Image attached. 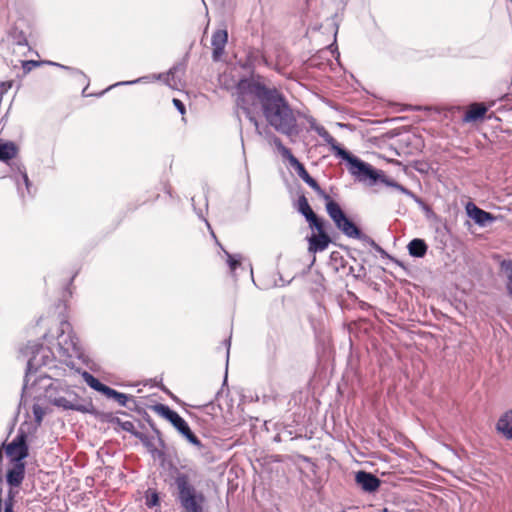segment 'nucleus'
Masks as SVG:
<instances>
[{
  "mask_svg": "<svg viewBox=\"0 0 512 512\" xmlns=\"http://www.w3.org/2000/svg\"><path fill=\"white\" fill-rule=\"evenodd\" d=\"M173 104L174 106L177 108V110L181 113V114H184L185 113V105L183 104V102L177 98H174L173 99Z\"/></svg>",
  "mask_w": 512,
  "mask_h": 512,
  "instance_id": "72a5a7b5",
  "label": "nucleus"
},
{
  "mask_svg": "<svg viewBox=\"0 0 512 512\" xmlns=\"http://www.w3.org/2000/svg\"><path fill=\"white\" fill-rule=\"evenodd\" d=\"M355 481L363 491L368 493L375 492L381 484L377 476L366 471H358L355 475Z\"/></svg>",
  "mask_w": 512,
  "mask_h": 512,
  "instance_id": "ddd939ff",
  "label": "nucleus"
},
{
  "mask_svg": "<svg viewBox=\"0 0 512 512\" xmlns=\"http://www.w3.org/2000/svg\"><path fill=\"white\" fill-rule=\"evenodd\" d=\"M25 463L9 462V468L6 473V482L10 488L19 487L25 477Z\"/></svg>",
  "mask_w": 512,
  "mask_h": 512,
  "instance_id": "f8f14e48",
  "label": "nucleus"
},
{
  "mask_svg": "<svg viewBox=\"0 0 512 512\" xmlns=\"http://www.w3.org/2000/svg\"><path fill=\"white\" fill-rule=\"evenodd\" d=\"M312 228H315L318 233L325 232L324 231V223L323 220L320 219L315 213H313V217L310 216L306 219Z\"/></svg>",
  "mask_w": 512,
  "mask_h": 512,
  "instance_id": "bb28decb",
  "label": "nucleus"
},
{
  "mask_svg": "<svg viewBox=\"0 0 512 512\" xmlns=\"http://www.w3.org/2000/svg\"><path fill=\"white\" fill-rule=\"evenodd\" d=\"M146 79V77H140L136 80H132V81H121V82H118L114 85H111L109 86L105 91L101 92L100 95L104 94L106 91L112 89L113 87L115 86H119V85H133V84H136V83H140L142 81H144Z\"/></svg>",
  "mask_w": 512,
  "mask_h": 512,
  "instance_id": "c756f323",
  "label": "nucleus"
},
{
  "mask_svg": "<svg viewBox=\"0 0 512 512\" xmlns=\"http://www.w3.org/2000/svg\"><path fill=\"white\" fill-rule=\"evenodd\" d=\"M121 427L124 431H127L129 433H131L133 436H135V434H140L141 432L138 431L136 428H135V425L131 422V421H125L121 424Z\"/></svg>",
  "mask_w": 512,
  "mask_h": 512,
  "instance_id": "7c9ffc66",
  "label": "nucleus"
},
{
  "mask_svg": "<svg viewBox=\"0 0 512 512\" xmlns=\"http://www.w3.org/2000/svg\"><path fill=\"white\" fill-rule=\"evenodd\" d=\"M397 190H399L401 193L406 194L408 196L412 195V193L407 188L402 186L401 184H400V186H397Z\"/></svg>",
  "mask_w": 512,
  "mask_h": 512,
  "instance_id": "4c0bfd02",
  "label": "nucleus"
},
{
  "mask_svg": "<svg viewBox=\"0 0 512 512\" xmlns=\"http://www.w3.org/2000/svg\"><path fill=\"white\" fill-rule=\"evenodd\" d=\"M17 153V149L14 143L6 142L2 143L0 141V160L8 161L15 157Z\"/></svg>",
  "mask_w": 512,
  "mask_h": 512,
  "instance_id": "4be33fe9",
  "label": "nucleus"
},
{
  "mask_svg": "<svg viewBox=\"0 0 512 512\" xmlns=\"http://www.w3.org/2000/svg\"><path fill=\"white\" fill-rule=\"evenodd\" d=\"M311 127L330 146L337 157L341 158L343 155H346L347 150L342 148L323 126L312 125Z\"/></svg>",
  "mask_w": 512,
  "mask_h": 512,
  "instance_id": "4468645a",
  "label": "nucleus"
},
{
  "mask_svg": "<svg viewBox=\"0 0 512 512\" xmlns=\"http://www.w3.org/2000/svg\"><path fill=\"white\" fill-rule=\"evenodd\" d=\"M192 203H193V206H195V197H193V198H192ZM194 209H196V207H194ZM195 211L197 212L198 216H199L200 218H202V219L206 222V225L208 226V228H210L209 223H208V222H207V220L204 218L203 211H202V210H200V211L195 210Z\"/></svg>",
  "mask_w": 512,
  "mask_h": 512,
  "instance_id": "e433bc0d",
  "label": "nucleus"
},
{
  "mask_svg": "<svg viewBox=\"0 0 512 512\" xmlns=\"http://www.w3.org/2000/svg\"><path fill=\"white\" fill-rule=\"evenodd\" d=\"M30 390H35L36 396H44L51 404L64 410L86 412L87 409L78 403L77 394L61 381L40 374L33 379Z\"/></svg>",
  "mask_w": 512,
  "mask_h": 512,
  "instance_id": "7ed1b4c3",
  "label": "nucleus"
},
{
  "mask_svg": "<svg viewBox=\"0 0 512 512\" xmlns=\"http://www.w3.org/2000/svg\"><path fill=\"white\" fill-rule=\"evenodd\" d=\"M56 353L60 358H64L65 361L80 355L78 342L72 334L70 323L67 321H61L59 325Z\"/></svg>",
  "mask_w": 512,
  "mask_h": 512,
  "instance_id": "0eeeda50",
  "label": "nucleus"
},
{
  "mask_svg": "<svg viewBox=\"0 0 512 512\" xmlns=\"http://www.w3.org/2000/svg\"><path fill=\"white\" fill-rule=\"evenodd\" d=\"M20 181H22L23 184L25 185V189H26L27 194L28 195H32L33 194L32 190H31L32 184H31V182H30L26 172H21L20 175H19V179L17 180L18 191H19L21 197L24 198L25 195H24V192L21 189Z\"/></svg>",
  "mask_w": 512,
  "mask_h": 512,
  "instance_id": "393cba45",
  "label": "nucleus"
},
{
  "mask_svg": "<svg viewBox=\"0 0 512 512\" xmlns=\"http://www.w3.org/2000/svg\"><path fill=\"white\" fill-rule=\"evenodd\" d=\"M496 429L507 439L512 440V410L506 412L500 417L496 424Z\"/></svg>",
  "mask_w": 512,
  "mask_h": 512,
  "instance_id": "6ab92c4d",
  "label": "nucleus"
},
{
  "mask_svg": "<svg viewBox=\"0 0 512 512\" xmlns=\"http://www.w3.org/2000/svg\"><path fill=\"white\" fill-rule=\"evenodd\" d=\"M383 182L386 183V185L391 186V187H393V183H395V181H393V180H384Z\"/></svg>",
  "mask_w": 512,
  "mask_h": 512,
  "instance_id": "58836bf2",
  "label": "nucleus"
},
{
  "mask_svg": "<svg viewBox=\"0 0 512 512\" xmlns=\"http://www.w3.org/2000/svg\"><path fill=\"white\" fill-rule=\"evenodd\" d=\"M15 493L12 490H9L8 499L5 501L4 512H13V498Z\"/></svg>",
  "mask_w": 512,
  "mask_h": 512,
  "instance_id": "2f4dec72",
  "label": "nucleus"
},
{
  "mask_svg": "<svg viewBox=\"0 0 512 512\" xmlns=\"http://www.w3.org/2000/svg\"><path fill=\"white\" fill-rule=\"evenodd\" d=\"M407 248L411 256L421 258L425 256L428 246L423 239L415 238L409 242Z\"/></svg>",
  "mask_w": 512,
  "mask_h": 512,
  "instance_id": "aec40b11",
  "label": "nucleus"
},
{
  "mask_svg": "<svg viewBox=\"0 0 512 512\" xmlns=\"http://www.w3.org/2000/svg\"><path fill=\"white\" fill-rule=\"evenodd\" d=\"M397 186H400V184L397 182L393 183V188L397 189Z\"/></svg>",
  "mask_w": 512,
  "mask_h": 512,
  "instance_id": "a19ab883",
  "label": "nucleus"
},
{
  "mask_svg": "<svg viewBox=\"0 0 512 512\" xmlns=\"http://www.w3.org/2000/svg\"><path fill=\"white\" fill-rule=\"evenodd\" d=\"M273 143L281 156L289 162V165L292 168L295 169L297 175L320 197L326 200V211L335 223V226L349 238L374 244V241L369 236L362 233L361 230L346 216L340 205L332 200L330 196L322 190L317 181L309 175L304 165L292 154L289 148L283 145L281 139L274 136Z\"/></svg>",
  "mask_w": 512,
  "mask_h": 512,
  "instance_id": "f03ea898",
  "label": "nucleus"
},
{
  "mask_svg": "<svg viewBox=\"0 0 512 512\" xmlns=\"http://www.w3.org/2000/svg\"><path fill=\"white\" fill-rule=\"evenodd\" d=\"M106 397L108 398H113L114 400H116L118 402V404L120 406H127V402L129 400V396L124 394V393H121V392H118L116 391L115 389H112V388H109L108 392L106 393L105 395Z\"/></svg>",
  "mask_w": 512,
  "mask_h": 512,
  "instance_id": "b1692460",
  "label": "nucleus"
},
{
  "mask_svg": "<svg viewBox=\"0 0 512 512\" xmlns=\"http://www.w3.org/2000/svg\"><path fill=\"white\" fill-rule=\"evenodd\" d=\"M487 112V107L483 103H473L469 106L463 117V122L471 123L482 119Z\"/></svg>",
  "mask_w": 512,
  "mask_h": 512,
  "instance_id": "f3484780",
  "label": "nucleus"
},
{
  "mask_svg": "<svg viewBox=\"0 0 512 512\" xmlns=\"http://www.w3.org/2000/svg\"><path fill=\"white\" fill-rule=\"evenodd\" d=\"M48 64L53 65V66L60 67V68L65 69V70H68V71H70V72H71V74H73V75H82V76H84V74H83L80 70H78V69H76V68H72V67H69V66H64V65H62V64H59V63H56V62H51V61H50V62H48Z\"/></svg>",
  "mask_w": 512,
  "mask_h": 512,
  "instance_id": "473e14b6",
  "label": "nucleus"
},
{
  "mask_svg": "<svg viewBox=\"0 0 512 512\" xmlns=\"http://www.w3.org/2000/svg\"><path fill=\"white\" fill-rule=\"evenodd\" d=\"M158 502H159L158 495H157L156 493H153V494H152V496H151V498H150V499H148L147 504H148V506H149V507H152V506L157 505V504H158Z\"/></svg>",
  "mask_w": 512,
  "mask_h": 512,
  "instance_id": "f704fd0d",
  "label": "nucleus"
},
{
  "mask_svg": "<svg viewBox=\"0 0 512 512\" xmlns=\"http://www.w3.org/2000/svg\"><path fill=\"white\" fill-rule=\"evenodd\" d=\"M467 215L479 226L484 227L488 223L494 222L496 217L487 212L472 202H468L466 205Z\"/></svg>",
  "mask_w": 512,
  "mask_h": 512,
  "instance_id": "9b49d317",
  "label": "nucleus"
},
{
  "mask_svg": "<svg viewBox=\"0 0 512 512\" xmlns=\"http://www.w3.org/2000/svg\"><path fill=\"white\" fill-rule=\"evenodd\" d=\"M298 211L307 219L313 217V210L311 209L307 198L304 195H301L298 198Z\"/></svg>",
  "mask_w": 512,
  "mask_h": 512,
  "instance_id": "5701e85b",
  "label": "nucleus"
},
{
  "mask_svg": "<svg viewBox=\"0 0 512 512\" xmlns=\"http://www.w3.org/2000/svg\"><path fill=\"white\" fill-rule=\"evenodd\" d=\"M228 40V33L224 29H218L212 35L213 59L218 60L224 52Z\"/></svg>",
  "mask_w": 512,
  "mask_h": 512,
  "instance_id": "dca6fc26",
  "label": "nucleus"
},
{
  "mask_svg": "<svg viewBox=\"0 0 512 512\" xmlns=\"http://www.w3.org/2000/svg\"><path fill=\"white\" fill-rule=\"evenodd\" d=\"M8 85V87L12 86L11 82H3L0 84V102L2 101L3 95L6 93V90H3V87Z\"/></svg>",
  "mask_w": 512,
  "mask_h": 512,
  "instance_id": "c9c22d12",
  "label": "nucleus"
},
{
  "mask_svg": "<svg viewBox=\"0 0 512 512\" xmlns=\"http://www.w3.org/2000/svg\"><path fill=\"white\" fill-rule=\"evenodd\" d=\"M153 410L161 417L168 420L177 431L187 439L189 443L198 448L202 447L201 441L198 437L191 431L188 423L182 418L176 411L172 410L170 407L164 404H157L153 407Z\"/></svg>",
  "mask_w": 512,
  "mask_h": 512,
  "instance_id": "423d86ee",
  "label": "nucleus"
},
{
  "mask_svg": "<svg viewBox=\"0 0 512 512\" xmlns=\"http://www.w3.org/2000/svg\"><path fill=\"white\" fill-rule=\"evenodd\" d=\"M135 437L142 442L154 458L163 456V452L158 449V445H162V440L159 436H151L141 432L140 434H135Z\"/></svg>",
  "mask_w": 512,
  "mask_h": 512,
  "instance_id": "2eb2a0df",
  "label": "nucleus"
},
{
  "mask_svg": "<svg viewBox=\"0 0 512 512\" xmlns=\"http://www.w3.org/2000/svg\"><path fill=\"white\" fill-rule=\"evenodd\" d=\"M55 353L43 345L33 344L25 348V354L31 355L27 361V371L24 378L23 392L30 393V382L34 373L42 366L52 363Z\"/></svg>",
  "mask_w": 512,
  "mask_h": 512,
  "instance_id": "39448f33",
  "label": "nucleus"
},
{
  "mask_svg": "<svg viewBox=\"0 0 512 512\" xmlns=\"http://www.w3.org/2000/svg\"><path fill=\"white\" fill-rule=\"evenodd\" d=\"M330 242L331 240L325 232L312 235L309 239V251L314 253L324 251Z\"/></svg>",
  "mask_w": 512,
  "mask_h": 512,
  "instance_id": "a211bd4d",
  "label": "nucleus"
},
{
  "mask_svg": "<svg viewBox=\"0 0 512 512\" xmlns=\"http://www.w3.org/2000/svg\"><path fill=\"white\" fill-rule=\"evenodd\" d=\"M236 105L262 136L258 114H262L267 124L275 131L291 137L299 133L297 112L286 97L276 88H270L253 79H242L236 86Z\"/></svg>",
  "mask_w": 512,
  "mask_h": 512,
  "instance_id": "f257e3e1",
  "label": "nucleus"
},
{
  "mask_svg": "<svg viewBox=\"0 0 512 512\" xmlns=\"http://www.w3.org/2000/svg\"><path fill=\"white\" fill-rule=\"evenodd\" d=\"M8 40L12 45L15 54L26 55L30 51L25 31L18 24L14 25L8 34Z\"/></svg>",
  "mask_w": 512,
  "mask_h": 512,
  "instance_id": "9d476101",
  "label": "nucleus"
},
{
  "mask_svg": "<svg viewBox=\"0 0 512 512\" xmlns=\"http://www.w3.org/2000/svg\"><path fill=\"white\" fill-rule=\"evenodd\" d=\"M341 159L345 160L349 164V171L353 176L360 180L370 179L373 182L377 181L378 174L370 164L360 160L348 151L346 152V155L341 157Z\"/></svg>",
  "mask_w": 512,
  "mask_h": 512,
  "instance_id": "1a4fd4ad",
  "label": "nucleus"
},
{
  "mask_svg": "<svg viewBox=\"0 0 512 512\" xmlns=\"http://www.w3.org/2000/svg\"><path fill=\"white\" fill-rule=\"evenodd\" d=\"M33 415H34L36 423L38 425H40V423L42 422L43 417H44V411H43L42 407L37 404L33 405Z\"/></svg>",
  "mask_w": 512,
  "mask_h": 512,
  "instance_id": "c85d7f7f",
  "label": "nucleus"
},
{
  "mask_svg": "<svg viewBox=\"0 0 512 512\" xmlns=\"http://www.w3.org/2000/svg\"><path fill=\"white\" fill-rule=\"evenodd\" d=\"M22 68L24 70V73L30 72L33 68L40 65L38 61L35 60H21Z\"/></svg>",
  "mask_w": 512,
  "mask_h": 512,
  "instance_id": "cd10ccee",
  "label": "nucleus"
},
{
  "mask_svg": "<svg viewBox=\"0 0 512 512\" xmlns=\"http://www.w3.org/2000/svg\"><path fill=\"white\" fill-rule=\"evenodd\" d=\"M1 448L5 450L10 462L25 463V458L29 455L27 445V433L24 426L21 425L16 437L9 443H3Z\"/></svg>",
  "mask_w": 512,
  "mask_h": 512,
  "instance_id": "6e6552de",
  "label": "nucleus"
},
{
  "mask_svg": "<svg viewBox=\"0 0 512 512\" xmlns=\"http://www.w3.org/2000/svg\"><path fill=\"white\" fill-rule=\"evenodd\" d=\"M177 499L186 512H204L205 495L196 489L186 473L178 472L175 476Z\"/></svg>",
  "mask_w": 512,
  "mask_h": 512,
  "instance_id": "20e7f679",
  "label": "nucleus"
},
{
  "mask_svg": "<svg viewBox=\"0 0 512 512\" xmlns=\"http://www.w3.org/2000/svg\"><path fill=\"white\" fill-rule=\"evenodd\" d=\"M226 344H227V358H228L229 357L230 344H231L230 339L226 340Z\"/></svg>",
  "mask_w": 512,
  "mask_h": 512,
  "instance_id": "ea45409f",
  "label": "nucleus"
},
{
  "mask_svg": "<svg viewBox=\"0 0 512 512\" xmlns=\"http://www.w3.org/2000/svg\"><path fill=\"white\" fill-rule=\"evenodd\" d=\"M83 379L86 382V384L91 387L92 389L106 395V393L109 390V386L101 383L97 378H95L92 374L88 372L83 373Z\"/></svg>",
  "mask_w": 512,
  "mask_h": 512,
  "instance_id": "412c9836",
  "label": "nucleus"
},
{
  "mask_svg": "<svg viewBox=\"0 0 512 512\" xmlns=\"http://www.w3.org/2000/svg\"><path fill=\"white\" fill-rule=\"evenodd\" d=\"M11 87H8V85L4 86L3 87V90H6V92L8 91V89H10Z\"/></svg>",
  "mask_w": 512,
  "mask_h": 512,
  "instance_id": "79ce46f5",
  "label": "nucleus"
},
{
  "mask_svg": "<svg viewBox=\"0 0 512 512\" xmlns=\"http://www.w3.org/2000/svg\"><path fill=\"white\" fill-rule=\"evenodd\" d=\"M227 256V264L230 268L231 273H233L237 267L241 266L242 256L240 254H230L227 251H224Z\"/></svg>",
  "mask_w": 512,
  "mask_h": 512,
  "instance_id": "a878e982",
  "label": "nucleus"
}]
</instances>
